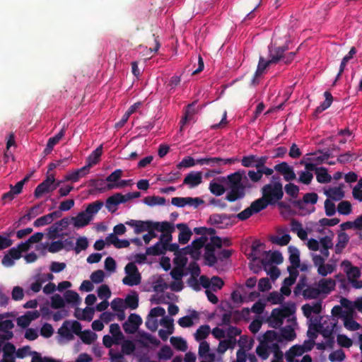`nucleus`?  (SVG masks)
Masks as SVG:
<instances>
[{"label": "nucleus", "mask_w": 362, "mask_h": 362, "mask_svg": "<svg viewBox=\"0 0 362 362\" xmlns=\"http://www.w3.org/2000/svg\"><path fill=\"white\" fill-rule=\"evenodd\" d=\"M262 197L269 205H274L284 196L283 185L267 184L262 188Z\"/></svg>", "instance_id": "f03ea898"}, {"label": "nucleus", "mask_w": 362, "mask_h": 362, "mask_svg": "<svg viewBox=\"0 0 362 362\" xmlns=\"http://www.w3.org/2000/svg\"><path fill=\"white\" fill-rule=\"evenodd\" d=\"M170 343L177 350L185 351L187 349V342L182 337H172L170 338Z\"/></svg>", "instance_id": "e433bc0d"}, {"label": "nucleus", "mask_w": 362, "mask_h": 362, "mask_svg": "<svg viewBox=\"0 0 362 362\" xmlns=\"http://www.w3.org/2000/svg\"><path fill=\"white\" fill-rule=\"evenodd\" d=\"M316 178L320 183H328L332 180V177L328 174L327 169L322 167L319 168L317 170Z\"/></svg>", "instance_id": "4c0bfd02"}, {"label": "nucleus", "mask_w": 362, "mask_h": 362, "mask_svg": "<svg viewBox=\"0 0 362 362\" xmlns=\"http://www.w3.org/2000/svg\"><path fill=\"white\" fill-rule=\"evenodd\" d=\"M14 233V229L10 228L0 233V251L9 248L13 244L11 237Z\"/></svg>", "instance_id": "4468645a"}, {"label": "nucleus", "mask_w": 362, "mask_h": 362, "mask_svg": "<svg viewBox=\"0 0 362 362\" xmlns=\"http://www.w3.org/2000/svg\"><path fill=\"white\" fill-rule=\"evenodd\" d=\"M269 205V204L262 197L261 198H259L255 201L252 202L250 206V208L254 214L265 209Z\"/></svg>", "instance_id": "cd10ccee"}, {"label": "nucleus", "mask_w": 362, "mask_h": 362, "mask_svg": "<svg viewBox=\"0 0 362 362\" xmlns=\"http://www.w3.org/2000/svg\"><path fill=\"white\" fill-rule=\"evenodd\" d=\"M288 49V47L287 45H284L281 47H269V52H271L274 57L279 58L278 62L281 61L285 64H288L291 63L296 54V52H291L286 53V51Z\"/></svg>", "instance_id": "39448f33"}, {"label": "nucleus", "mask_w": 362, "mask_h": 362, "mask_svg": "<svg viewBox=\"0 0 362 362\" xmlns=\"http://www.w3.org/2000/svg\"><path fill=\"white\" fill-rule=\"evenodd\" d=\"M321 294V291L319 288H316L312 286H307L303 291L302 295L305 299H316Z\"/></svg>", "instance_id": "c756f323"}, {"label": "nucleus", "mask_w": 362, "mask_h": 362, "mask_svg": "<svg viewBox=\"0 0 362 362\" xmlns=\"http://www.w3.org/2000/svg\"><path fill=\"white\" fill-rule=\"evenodd\" d=\"M352 210L351 204L349 201H341L337 206V211L340 214L349 215Z\"/></svg>", "instance_id": "5fc2aeb1"}, {"label": "nucleus", "mask_w": 362, "mask_h": 362, "mask_svg": "<svg viewBox=\"0 0 362 362\" xmlns=\"http://www.w3.org/2000/svg\"><path fill=\"white\" fill-rule=\"evenodd\" d=\"M210 333V327L207 325L200 326L194 334V338L197 341H202L206 339Z\"/></svg>", "instance_id": "58836bf2"}, {"label": "nucleus", "mask_w": 362, "mask_h": 362, "mask_svg": "<svg viewBox=\"0 0 362 362\" xmlns=\"http://www.w3.org/2000/svg\"><path fill=\"white\" fill-rule=\"evenodd\" d=\"M173 355V352L169 346H163L159 352L158 353V357L159 359L168 360L171 358Z\"/></svg>", "instance_id": "13d9d810"}, {"label": "nucleus", "mask_w": 362, "mask_h": 362, "mask_svg": "<svg viewBox=\"0 0 362 362\" xmlns=\"http://www.w3.org/2000/svg\"><path fill=\"white\" fill-rule=\"evenodd\" d=\"M88 185L94 187L95 190L100 192H104L108 190L107 185H105V181L102 179H91L89 181Z\"/></svg>", "instance_id": "a18cd8bd"}, {"label": "nucleus", "mask_w": 362, "mask_h": 362, "mask_svg": "<svg viewBox=\"0 0 362 362\" xmlns=\"http://www.w3.org/2000/svg\"><path fill=\"white\" fill-rule=\"evenodd\" d=\"M103 206V202L100 200L95 201L94 202L89 204L87 206L84 212H86V214L90 215L93 217V215L97 214Z\"/></svg>", "instance_id": "37998d69"}, {"label": "nucleus", "mask_w": 362, "mask_h": 362, "mask_svg": "<svg viewBox=\"0 0 362 362\" xmlns=\"http://www.w3.org/2000/svg\"><path fill=\"white\" fill-rule=\"evenodd\" d=\"M54 181L53 175H49L46 179L40 183L34 191V196L35 198L41 197L44 194L53 192L52 182Z\"/></svg>", "instance_id": "9b49d317"}, {"label": "nucleus", "mask_w": 362, "mask_h": 362, "mask_svg": "<svg viewBox=\"0 0 362 362\" xmlns=\"http://www.w3.org/2000/svg\"><path fill=\"white\" fill-rule=\"evenodd\" d=\"M209 189L210 192L216 196L222 195L226 190L222 185L217 182H211L209 185Z\"/></svg>", "instance_id": "052dcab7"}, {"label": "nucleus", "mask_w": 362, "mask_h": 362, "mask_svg": "<svg viewBox=\"0 0 362 362\" xmlns=\"http://www.w3.org/2000/svg\"><path fill=\"white\" fill-rule=\"evenodd\" d=\"M135 349V344L132 341L124 340L121 346L122 353H114L112 350L110 351L111 362H126L123 355H131Z\"/></svg>", "instance_id": "20e7f679"}, {"label": "nucleus", "mask_w": 362, "mask_h": 362, "mask_svg": "<svg viewBox=\"0 0 362 362\" xmlns=\"http://www.w3.org/2000/svg\"><path fill=\"white\" fill-rule=\"evenodd\" d=\"M263 339L266 342H272L274 341L281 342V339H279V334L274 330H267L264 334Z\"/></svg>", "instance_id": "4d7b16f0"}, {"label": "nucleus", "mask_w": 362, "mask_h": 362, "mask_svg": "<svg viewBox=\"0 0 362 362\" xmlns=\"http://www.w3.org/2000/svg\"><path fill=\"white\" fill-rule=\"evenodd\" d=\"M102 153L103 146L100 145L87 157L86 167L90 169L93 165L97 164L100 160Z\"/></svg>", "instance_id": "5701e85b"}, {"label": "nucleus", "mask_w": 362, "mask_h": 362, "mask_svg": "<svg viewBox=\"0 0 362 362\" xmlns=\"http://www.w3.org/2000/svg\"><path fill=\"white\" fill-rule=\"evenodd\" d=\"M141 276L140 274H127L122 279L124 285L129 286H136L141 283Z\"/></svg>", "instance_id": "2f4dec72"}, {"label": "nucleus", "mask_w": 362, "mask_h": 362, "mask_svg": "<svg viewBox=\"0 0 362 362\" xmlns=\"http://www.w3.org/2000/svg\"><path fill=\"white\" fill-rule=\"evenodd\" d=\"M269 157L267 156H263L262 160H261V162L259 163L258 167L257 168L260 171L262 177L264 175L269 176L272 175L274 173V169L270 168L265 165Z\"/></svg>", "instance_id": "a19ab883"}, {"label": "nucleus", "mask_w": 362, "mask_h": 362, "mask_svg": "<svg viewBox=\"0 0 362 362\" xmlns=\"http://www.w3.org/2000/svg\"><path fill=\"white\" fill-rule=\"evenodd\" d=\"M166 247L162 245L160 242L156 243L154 245L146 248L148 255H160L164 254Z\"/></svg>", "instance_id": "72a5a7b5"}, {"label": "nucleus", "mask_w": 362, "mask_h": 362, "mask_svg": "<svg viewBox=\"0 0 362 362\" xmlns=\"http://www.w3.org/2000/svg\"><path fill=\"white\" fill-rule=\"evenodd\" d=\"M349 240V238L346 233H341L338 235V243L336 245V252L339 253L341 250L344 248Z\"/></svg>", "instance_id": "8fccbe9b"}, {"label": "nucleus", "mask_w": 362, "mask_h": 362, "mask_svg": "<svg viewBox=\"0 0 362 362\" xmlns=\"http://www.w3.org/2000/svg\"><path fill=\"white\" fill-rule=\"evenodd\" d=\"M284 189L286 193L291 196L292 198H296L299 193V187L293 183H288L286 185Z\"/></svg>", "instance_id": "680f3d73"}, {"label": "nucleus", "mask_w": 362, "mask_h": 362, "mask_svg": "<svg viewBox=\"0 0 362 362\" xmlns=\"http://www.w3.org/2000/svg\"><path fill=\"white\" fill-rule=\"evenodd\" d=\"M302 311L307 318L310 317L312 313L320 314L322 311V301L314 302L313 305L305 304L302 306Z\"/></svg>", "instance_id": "a211bd4d"}, {"label": "nucleus", "mask_w": 362, "mask_h": 362, "mask_svg": "<svg viewBox=\"0 0 362 362\" xmlns=\"http://www.w3.org/2000/svg\"><path fill=\"white\" fill-rule=\"evenodd\" d=\"M266 257L261 259L262 264L266 267L273 263L280 264L283 262L284 258L281 253L279 251H271L264 252Z\"/></svg>", "instance_id": "ddd939ff"}, {"label": "nucleus", "mask_w": 362, "mask_h": 362, "mask_svg": "<svg viewBox=\"0 0 362 362\" xmlns=\"http://www.w3.org/2000/svg\"><path fill=\"white\" fill-rule=\"evenodd\" d=\"M226 185L229 189L226 196V199L229 202H234L244 198L245 189L252 187L250 182H249L245 170H238L228 175Z\"/></svg>", "instance_id": "f257e3e1"}, {"label": "nucleus", "mask_w": 362, "mask_h": 362, "mask_svg": "<svg viewBox=\"0 0 362 362\" xmlns=\"http://www.w3.org/2000/svg\"><path fill=\"white\" fill-rule=\"evenodd\" d=\"M69 225V218H64L57 221L48 228V236L49 239H56L59 237V233L65 229Z\"/></svg>", "instance_id": "f8f14e48"}, {"label": "nucleus", "mask_w": 362, "mask_h": 362, "mask_svg": "<svg viewBox=\"0 0 362 362\" xmlns=\"http://www.w3.org/2000/svg\"><path fill=\"white\" fill-rule=\"evenodd\" d=\"M238 158H222L220 157H206L197 160L199 165H207L211 167H220L223 165H230L238 161Z\"/></svg>", "instance_id": "6e6552de"}, {"label": "nucleus", "mask_w": 362, "mask_h": 362, "mask_svg": "<svg viewBox=\"0 0 362 362\" xmlns=\"http://www.w3.org/2000/svg\"><path fill=\"white\" fill-rule=\"evenodd\" d=\"M94 315V308L86 307L83 309L81 315L75 313V317L81 320H86L90 322L93 320Z\"/></svg>", "instance_id": "de8ad7c7"}, {"label": "nucleus", "mask_w": 362, "mask_h": 362, "mask_svg": "<svg viewBox=\"0 0 362 362\" xmlns=\"http://www.w3.org/2000/svg\"><path fill=\"white\" fill-rule=\"evenodd\" d=\"M335 285V281L332 279H322L318 282V288L321 293H329L334 289Z\"/></svg>", "instance_id": "b1692460"}, {"label": "nucleus", "mask_w": 362, "mask_h": 362, "mask_svg": "<svg viewBox=\"0 0 362 362\" xmlns=\"http://www.w3.org/2000/svg\"><path fill=\"white\" fill-rule=\"evenodd\" d=\"M206 240H207L206 237L202 236L200 238L195 239L194 240H193L192 242L190 245L192 246V249L193 252H194V254L196 255L197 257H198L199 256V255H200L199 250L204 246Z\"/></svg>", "instance_id": "f704fd0d"}, {"label": "nucleus", "mask_w": 362, "mask_h": 362, "mask_svg": "<svg viewBox=\"0 0 362 362\" xmlns=\"http://www.w3.org/2000/svg\"><path fill=\"white\" fill-rule=\"evenodd\" d=\"M177 229L180 230L178 235V240L180 244H186L189 242L192 235V232L186 223H181L176 225Z\"/></svg>", "instance_id": "dca6fc26"}, {"label": "nucleus", "mask_w": 362, "mask_h": 362, "mask_svg": "<svg viewBox=\"0 0 362 362\" xmlns=\"http://www.w3.org/2000/svg\"><path fill=\"white\" fill-rule=\"evenodd\" d=\"M344 325L350 331H356L361 327V325L352 318L351 315L344 317Z\"/></svg>", "instance_id": "c03bdc74"}, {"label": "nucleus", "mask_w": 362, "mask_h": 362, "mask_svg": "<svg viewBox=\"0 0 362 362\" xmlns=\"http://www.w3.org/2000/svg\"><path fill=\"white\" fill-rule=\"evenodd\" d=\"M279 334V339H281V342L284 340L293 341L296 338V332L294 329L288 325L281 329V333Z\"/></svg>", "instance_id": "c85d7f7f"}, {"label": "nucleus", "mask_w": 362, "mask_h": 362, "mask_svg": "<svg viewBox=\"0 0 362 362\" xmlns=\"http://www.w3.org/2000/svg\"><path fill=\"white\" fill-rule=\"evenodd\" d=\"M126 322L132 325L134 327V329H138L142 323V319L139 315L136 313H132L129 316L128 320Z\"/></svg>", "instance_id": "69168bd1"}, {"label": "nucleus", "mask_w": 362, "mask_h": 362, "mask_svg": "<svg viewBox=\"0 0 362 362\" xmlns=\"http://www.w3.org/2000/svg\"><path fill=\"white\" fill-rule=\"evenodd\" d=\"M97 338L95 332L90 330H85L81 334V339L83 343L86 344H92Z\"/></svg>", "instance_id": "864d4df0"}, {"label": "nucleus", "mask_w": 362, "mask_h": 362, "mask_svg": "<svg viewBox=\"0 0 362 362\" xmlns=\"http://www.w3.org/2000/svg\"><path fill=\"white\" fill-rule=\"evenodd\" d=\"M309 343L310 346L308 347H305V346H300V345H294L291 346L285 354L286 360L287 362H295V361H299L298 359H296V356H302L305 351H310L315 343L313 341H305V345Z\"/></svg>", "instance_id": "423d86ee"}, {"label": "nucleus", "mask_w": 362, "mask_h": 362, "mask_svg": "<svg viewBox=\"0 0 362 362\" xmlns=\"http://www.w3.org/2000/svg\"><path fill=\"white\" fill-rule=\"evenodd\" d=\"M124 197L120 193H116L112 196L109 197L106 200L105 206L109 211L114 212L116 209H112V206L115 207L118 204L121 203H124L125 199Z\"/></svg>", "instance_id": "aec40b11"}, {"label": "nucleus", "mask_w": 362, "mask_h": 362, "mask_svg": "<svg viewBox=\"0 0 362 362\" xmlns=\"http://www.w3.org/2000/svg\"><path fill=\"white\" fill-rule=\"evenodd\" d=\"M44 234L41 232H37L31 235L25 242L21 243V247H25L28 251L30 250V245L33 243H37L42 240Z\"/></svg>", "instance_id": "473e14b6"}, {"label": "nucleus", "mask_w": 362, "mask_h": 362, "mask_svg": "<svg viewBox=\"0 0 362 362\" xmlns=\"http://www.w3.org/2000/svg\"><path fill=\"white\" fill-rule=\"evenodd\" d=\"M263 156H257V155L250 154L248 156H243L240 160V163L241 165L245 168H257Z\"/></svg>", "instance_id": "6ab92c4d"}, {"label": "nucleus", "mask_w": 362, "mask_h": 362, "mask_svg": "<svg viewBox=\"0 0 362 362\" xmlns=\"http://www.w3.org/2000/svg\"><path fill=\"white\" fill-rule=\"evenodd\" d=\"M153 222L151 221H138L134 233L139 234L142 232L147 231L152 226L153 227Z\"/></svg>", "instance_id": "49530a36"}, {"label": "nucleus", "mask_w": 362, "mask_h": 362, "mask_svg": "<svg viewBox=\"0 0 362 362\" xmlns=\"http://www.w3.org/2000/svg\"><path fill=\"white\" fill-rule=\"evenodd\" d=\"M124 302L127 307L132 310H135L139 306V296L134 291L132 295H128L125 298Z\"/></svg>", "instance_id": "79ce46f5"}, {"label": "nucleus", "mask_w": 362, "mask_h": 362, "mask_svg": "<svg viewBox=\"0 0 362 362\" xmlns=\"http://www.w3.org/2000/svg\"><path fill=\"white\" fill-rule=\"evenodd\" d=\"M279 58L274 57L271 52H269V59L265 60L262 57H259L257 70L254 74V76L251 81L252 86H256L259 83L257 78L259 77L264 71V70L272 64L278 63Z\"/></svg>", "instance_id": "1a4fd4ad"}, {"label": "nucleus", "mask_w": 362, "mask_h": 362, "mask_svg": "<svg viewBox=\"0 0 362 362\" xmlns=\"http://www.w3.org/2000/svg\"><path fill=\"white\" fill-rule=\"evenodd\" d=\"M198 317V313L197 311L194 310L191 314V316L186 315L179 319L178 324L182 327H189L193 325L192 318H196Z\"/></svg>", "instance_id": "ea45409f"}, {"label": "nucleus", "mask_w": 362, "mask_h": 362, "mask_svg": "<svg viewBox=\"0 0 362 362\" xmlns=\"http://www.w3.org/2000/svg\"><path fill=\"white\" fill-rule=\"evenodd\" d=\"M88 246V242L86 237H80L76 240V245L74 247L76 253H79L81 250H86Z\"/></svg>", "instance_id": "338daca9"}, {"label": "nucleus", "mask_w": 362, "mask_h": 362, "mask_svg": "<svg viewBox=\"0 0 362 362\" xmlns=\"http://www.w3.org/2000/svg\"><path fill=\"white\" fill-rule=\"evenodd\" d=\"M65 302L63 298L59 294H54L51 298V307L54 309L64 308Z\"/></svg>", "instance_id": "6e6d98bb"}, {"label": "nucleus", "mask_w": 362, "mask_h": 362, "mask_svg": "<svg viewBox=\"0 0 362 362\" xmlns=\"http://www.w3.org/2000/svg\"><path fill=\"white\" fill-rule=\"evenodd\" d=\"M202 172L192 171L188 173L184 180L183 185H189L190 188L195 187L202 183Z\"/></svg>", "instance_id": "2eb2a0df"}, {"label": "nucleus", "mask_w": 362, "mask_h": 362, "mask_svg": "<svg viewBox=\"0 0 362 362\" xmlns=\"http://www.w3.org/2000/svg\"><path fill=\"white\" fill-rule=\"evenodd\" d=\"M197 163V160H195L191 156L185 157L180 163L177 165V168L178 169H181L182 168H189L194 166Z\"/></svg>", "instance_id": "e2e57ef3"}, {"label": "nucleus", "mask_w": 362, "mask_h": 362, "mask_svg": "<svg viewBox=\"0 0 362 362\" xmlns=\"http://www.w3.org/2000/svg\"><path fill=\"white\" fill-rule=\"evenodd\" d=\"M27 251L25 247H21V243L16 247H13L8 250L1 259V264L6 267H13L15 264L14 260L21 259L22 253Z\"/></svg>", "instance_id": "7ed1b4c3"}, {"label": "nucleus", "mask_w": 362, "mask_h": 362, "mask_svg": "<svg viewBox=\"0 0 362 362\" xmlns=\"http://www.w3.org/2000/svg\"><path fill=\"white\" fill-rule=\"evenodd\" d=\"M341 265L345 267V272L349 281L354 283L355 288H361L362 283L356 281L361 276L360 269L357 267L352 266L351 263L348 260H344L341 263Z\"/></svg>", "instance_id": "9d476101"}, {"label": "nucleus", "mask_w": 362, "mask_h": 362, "mask_svg": "<svg viewBox=\"0 0 362 362\" xmlns=\"http://www.w3.org/2000/svg\"><path fill=\"white\" fill-rule=\"evenodd\" d=\"M246 175L249 180V182L252 185V183L259 182L262 178L261 177V173L258 168L255 170H250L246 173Z\"/></svg>", "instance_id": "603ef678"}, {"label": "nucleus", "mask_w": 362, "mask_h": 362, "mask_svg": "<svg viewBox=\"0 0 362 362\" xmlns=\"http://www.w3.org/2000/svg\"><path fill=\"white\" fill-rule=\"evenodd\" d=\"M288 272L290 275L284 280L282 285L290 287L295 284L298 272L297 270H292L291 267H288Z\"/></svg>", "instance_id": "09e8293b"}, {"label": "nucleus", "mask_w": 362, "mask_h": 362, "mask_svg": "<svg viewBox=\"0 0 362 362\" xmlns=\"http://www.w3.org/2000/svg\"><path fill=\"white\" fill-rule=\"evenodd\" d=\"M288 251L290 252L289 261L291 264V266L290 267H292V270H296V269L300 267L299 250L295 247L290 246L288 247Z\"/></svg>", "instance_id": "393cba45"}, {"label": "nucleus", "mask_w": 362, "mask_h": 362, "mask_svg": "<svg viewBox=\"0 0 362 362\" xmlns=\"http://www.w3.org/2000/svg\"><path fill=\"white\" fill-rule=\"evenodd\" d=\"M233 217H235V215L233 214H213L210 215L207 223L218 228H226L228 226H232L230 219Z\"/></svg>", "instance_id": "0eeeda50"}, {"label": "nucleus", "mask_w": 362, "mask_h": 362, "mask_svg": "<svg viewBox=\"0 0 362 362\" xmlns=\"http://www.w3.org/2000/svg\"><path fill=\"white\" fill-rule=\"evenodd\" d=\"M337 341L340 346L344 348H349L353 344L352 340L344 334H338Z\"/></svg>", "instance_id": "0e129e2a"}, {"label": "nucleus", "mask_w": 362, "mask_h": 362, "mask_svg": "<svg viewBox=\"0 0 362 362\" xmlns=\"http://www.w3.org/2000/svg\"><path fill=\"white\" fill-rule=\"evenodd\" d=\"M165 198L158 196H148L144 198V202L150 206L156 205H164L165 204Z\"/></svg>", "instance_id": "c9c22d12"}, {"label": "nucleus", "mask_w": 362, "mask_h": 362, "mask_svg": "<svg viewBox=\"0 0 362 362\" xmlns=\"http://www.w3.org/2000/svg\"><path fill=\"white\" fill-rule=\"evenodd\" d=\"M197 113V110L194 107V102L192 103H190L187 105L185 107V112H184V116L181 119L180 124V129H182L183 126L191 122L194 121V115Z\"/></svg>", "instance_id": "f3484780"}, {"label": "nucleus", "mask_w": 362, "mask_h": 362, "mask_svg": "<svg viewBox=\"0 0 362 362\" xmlns=\"http://www.w3.org/2000/svg\"><path fill=\"white\" fill-rule=\"evenodd\" d=\"M153 224L154 228L158 231L163 232V234H172L175 230L174 226L168 221L153 222Z\"/></svg>", "instance_id": "bb28decb"}, {"label": "nucleus", "mask_w": 362, "mask_h": 362, "mask_svg": "<svg viewBox=\"0 0 362 362\" xmlns=\"http://www.w3.org/2000/svg\"><path fill=\"white\" fill-rule=\"evenodd\" d=\"M90 169L86 167V165L77 169L75 171L67 173L64 179L66 181H71L74 182H77L81 177L85 176L86 174L89 173Z\"/></svg>", "instance_id": "4be33fe9"}, {"label": "nucleus", "mask_w": 362, "mask_h": 362, "mask_svg": "<svg viewBox=\"0 0 362 362\" xmlns=\"http://www.w3.org/2000/svg\"><path fill=\"white\" fill-rule=\"evenodd\" d=\"M356 53V49L354 47H352L351 48V49L349 50V53L344 56L341 60V64H340V66H339V73L337 76V78H336V81L340 77V76L341 75V74L343 73V71H344V69L346 66V64L348 63V62L353 58L354 55Z\"/></svg>", "instance_id": "7c9ffc66"}, {"label": "nucleus", "mask_w": 362, "mask_h": 362, "mask_svg": "<svg viewBox=\"0 0 362 362\" xmlns=\"http://www.w3.org/2000/svg\"><path fill=\"white\" fill-rule=\"evenodd\" d=\"M335 264H325L317 269V272L320 275L325 276L327 274L332 273L335 269Z\"/></svg>", "instance_id": "bf43d9fd"}, {"label": "nucleus", "mask_w": 362, "mask_h": 362, "mask_svg": "<svg viewBox=\"0 0 362 362\" xmlns=\"http://www.w3.org/2000/svg\"><path fill=\"white\" fill-rule=\"evenodd\" d=\"M71 220L74 221V227L82 228L89 224L92 220V216L86 214L84 211H81L76 216L71 217Z\"/></svg>", "instance_id": "412c9836"}, {"label": "nucleus", "mask_w": 362, "mask_h": 362, "mask_svg": "<svg viewBox=\"0 0 362 362\" xmlns=\"http://www.w3.org/2000/svg\"><path fill=\"white\" fill-rule=\"evenodd\" d=\"M64 300L68 303H75L78 304L80 301V298L78 294L72 290L66 291L64 294Z\"/></svg>", "instance_id": "3c124183"}, {"label": "nucleus", "mask_w": 362, "mask_h": 362, "mask_svg": "<svg viewBox=\"0 0 362 362\" xmlns=\"http://www.w3.org/2000/svg\"><path fill=\"white\" fill-rule=\"evenodd\" d=\"M325 195L330 200L339 201L344 197V192L341 187H330L325 192Z\"/></svg>", "instance_id": "a878e982"}, {"label": "nucleus", "mask_w": 362, "mask_h": 362, "mask_svg": "<svg viewBox=\"0 0 362 362\" xmlns=\"http://www.w3.org/2000/svg\"><path fill=\"white\" fill-rule=\"evenodd\" d=\"M98 296L101 299H107L111 296V291L109 286L106 284L101 285L98 288Z\"/></svg>", "instance_id": "774afa93"}]
</instances>
